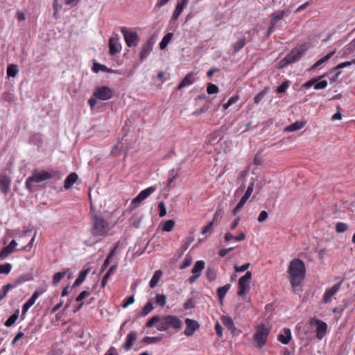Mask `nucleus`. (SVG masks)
<instances>
[{
    "mask_svg": "<svg viewBox=\"0 0 355 355\" xmlns=\"http://www.w3.org/2000/svg\"><path fill=\"white\" fill-rule=\"evenodd\" d=\"M288 272L290 282L295 289L305 277L306 268L304 262L299 259H293L289 264Z\"/></svg>",
    "mask_w": 355,
    "mask_h": 355,
    "instance_id": "obj_1",
    "label": "nucleus"
},
{
    "mask_svg": "<svg viewBox=\"0 0 355 355\" xmlns=\"http://www.w3.org/2000/svg\"><path fill=\"white\" fill-rule=\"evenodd\" d=\"M112 225L101 216L94 215L92 218L91 232L94 236H106Z\"/></svg>",
    "mask_w": 355,
    "mask_h": 355,
    "instance_id": "obj_2",
    "label": "nucleus"
},
{
    "mask_svg": "<svg viewBox=\"0 0 355 355\" xmlns=\"http://www.w3.org/2000/svg\"><path fill=\"white\" fill-rule=\"evenodd\" d=\"M308 49L306 44L293 49L282 60V67L298 61Z\"/></svg>",
    "mask_w": 355,
    "mask_h": 355,
    "instance_id": "obj_3",
    "label": "nucleus"
},
{
    "mask_svg": "<svg viewBox=\"0 0 355 355\" xmlns=\"http://www.w3.org/2000/svg\"><path fill=\"white\" fill-rule=\"evenodd\" d=\"M269 331V329L263 324L257 327L256 333L254 335V341L256 343V346L258 348H262L266 345Z\"/></svg>",
    "mask_w": 355,
    "mask_h": 355,
    "instance_id": "obj_4",
    "label": "nucleus"
},
{
    "mask_svg": "<svg viewBox=\"0 0 355 355\" xmlns=\"http://www.w3.org/2000/svg\"><path fill=\"white\" fill-rule=\"evenodd\" d=\"M171 328H178V318L175 316L168 315L161 318L157 326V330L160 331H168Z\"/></svg>",
    "mask_w": 355,
    "mask_h": 355,
    "instance_id": "obj_5",
    "label": "nucleus"
},
{
    "mask_svg": "<svg viewBox=\"0 0 355 355\" xmlns=\"http://www.w3.org/2000/svg\"><path fill=\"white\" fill-rule=\"evenodd\" d=\"M51 178V174L46 171L35 173L26 180V187L28 190L31 191L32 189L33 184L34 182L39 183L48 179H50Z\"/></svg>",
    "mask_w": 355,
    "mask_h": 355,
    "instance_id": "obj_6",
    "label": "nucleus"
},
{
    "mask_svg": "<svg viewBox=\"0 0 355 355\" xmlns=\"http://www.w3.org/2000/svg\"><path fill=\"white\" fill-rule=\"evenodd\" d=\"M121 31L128 46L135 47L137 45L139 42V36L135 31H131L125 27L121 28Z\"/></svg>",
    "mask_w": 355,
    "mask_h": 355,
    "instance_id": "obj_7",
    "label": "nucleus"
},
{
    "mask_svg": "<svg viewBox=\"0 0 355 355\" xmlns=\"http://www.w3.org/2000/svg\"><path fill=\"white\" fill-rule=\"evenodd\" d=\"M252 278V273L248 271L243 276L239 279V296L246 294L250 290V281Z\"/></svg>",
    "mask_w": 355,
    "mask_h": 355,
    "instance_id": "obj_8",
    "label": "nucleus"
},
{
    "mask_svg": "<svg viewBox=\"0 0 355 355\" xmlns=\"http://www.w3.org/2000/svg\"><path fill=\"white\" fill-rule=\"evenodd\" d=\"M113 94V90L109 87L101 86L94 89L93 96L99 100L107 101L112 98Z\"/></svg>",
    "mask_w": 355,
    "mask_h": 355,
    "instance_id": "obj_9",
    "label": "nucleus"
},
{
    "mask_svg": "<svg viewBox=\"0 0 355 355\" xmlns=\"http://www.w3.org/2000/svg\"><path fill=\"white\" fill-rule=\"evenodd\" d=\"M311 324L316 327L315 331L317 338L318 340H322L327 334V323L317 318H311Z\"/></svg>",
    "mask_w": 355,
    "mask_h": 355,
    "instance_id": "obj_10",
    "label": "nucleus"
},
{
    "mask_svg": "<svg viewBox=\"0 0 355 355\" xmlns=\"http://www.w3.org/2000/svg\"><path fill=\"white\" fill-rule=\"evenodd\" d=\"M155 43V40L153 37H150L145 44L141 46V51L139 53V58L141 61L144 60L150 55L153 51Z\"/></svg>",
    "mask_w": 355,
    "mask_h": 355,
    "instance_id": "obj_11",
    "label": "nucleus"
},
{
    "mask_svg": "<svg viewBox=\"0 0 355 355\" xmlns=\"http://www.w3.org/2000/svg\"><path fill=\"white\" fill-rule=\"evenodd\" d=\"M157 188L154 186L148 187L147 189L141 191L135 198L132 200V204H139L143 200L148 198L154 191H155Z\"/></svg>",
    "mask_w": 355,
    "mask_h": 355,
    "instance_id": "obj_12",
    "label": "nucleus"
},
{
    "mask_svg": "<svg viewBox=\"0 0 355 355\" xmlns=\"http://www.w3.org/2000/svg\"><path fill=\"white\" fill-rule=\"evenodd\" d=\"M205 268V262L203 261H198L196 262L192 269L193 275L189 278L190 283H193L200 276L202 270Z\"/></svg>",
    "mask_w": 355,
    "mask_h": 355,
    "instance_id": "obj_13",
    "label": "nucleus"
},
{
    "mask_svg": "<svg viewBox=\"0 0 355 355\" xmlns=\"http://www.w3.org/2000/svg\"><path fill=\"white\" fill-rule=\"evenodd\" d=\"M341 282L334 284L332 287L327 289L323 295L322 301L325 304H328L334 296L340 289Z\"/></svg>",
    "mask_w": 355,
    "mask_h": 355,
    "instance_id": "obj_14",
    "label": "nucleus"
},
{
    "mask_svg": "<svg viewBox=\"0 0 355 355\" xmlns=\"http://www.w3.org/2000/svg\"><path fill=\"white\" fill-rule=\"evenodd\" d=\"M11 184V178L5 173L0 175V190L4 194L7 195L10 191Z\"/></svg>",
    "mask_w": 355,
    "mask_h": 355,
    "instance_id": "obj_15",
    "label": "nucleus"
},
{
    "mask_svg": "<svg viewBox=\"0 0 355 355\" xmlns=\"http://www.w3.org/2000/svg\"><path fill=\"white\" fill-rule=\"evenodd\" d=\"M186 329L184 331V334L187 336H192L195 331L199 328V324L197 321L187 318L185 320Z\"/></svg>",
    "mask_w": 355,
    "mask_h": 355,
    "instance_id": "obj_16",
    "label": "nucleus"
},
{
    "mask_svg": "<svg viewBox=\"0 0 355 355\" xmlns=\"http://www.w3.org/2000/svg\"><path fill=\"white\" fill-rule=\"evenodd\" d=\"M121 49V44L119 41L118 35L113 36L109 40V51L111 55H114L120 52Z\"/></svg>",
    "mask_w": 355,
    "mask_h": 355,
    "instance_id": "obj_17",
    "label": "nucleus"
},
{
    "mask_svg": "<svg viewBox=\"0 0 355 355\" xmlns=\"http://www.w3.org/2000/svg\"><path fill=\"white\" fill-rule=\"evenodd\" d=\"M17 243L15 240H12L8 246L3 248L0 252L1 259H6L10 254H11L15 250Z\"/></svg>",
    "mask_w": 355,
    "mask_h": 355,
    "instance_id": "obj_18",
    "label": "nucleus"
},
{
    "mask_svg": "<svg viewBox=\"0 0 355 355\" xmlns=\"http://www.w3.org/2000/svg\"><path fill=\"white\" fill-rule=\"evenodd\" d=\"M292 338L291 331L290 329L285 328L278 336V340L284 345L289 343Z\"/></svg>",
    "mask_w": 355,
    "mask_h": 355,
    "instance_id": "obj_19",
    "label": "nucleus"
},
{
    "mask_svg": "<svg viewBox=\"0 0 355 355\" xmlns=\"http://www.w3.org/2000/svg\"><path fill=\"white\" fill-rule=\"evenodd\" d=\"M137 338V333L134 331H131L127 335L125 342L123 345V347L125 349V350L128 351L132 347Z\"/></svg>",
    "mask_w": 355,
    "mask_h": 355,
    "instance_id": "obj_20",
    "label": "nucleus"
},
{
    "mask_svg": "<svg viewBox=\"0 0 355 355\" xmlns=\"http://www.w3.org/2000/svg\"><path fill=\"white\" fill-rule=\"evenodd\" d=\"M78 180V175L76 173H70L64 180V189H70Z\"/></svg>",
    "mask_w": 355,
    "mask_h": 355,
    "instance_id": "obj_21",
    "label": "nucleus"
},
{
    "mask_svg": "<svg viewBox=\"0 0 355 355\" xmlns=\"http://www.w3.org/2000/svg\"><path fill=\"white\" fill-rule=\"evenodd\" d=\"M162 275L163 272L161 270H156L149 282V286L151 288H153L155 286H157Z\"/></svg>",
    "mask_w": 355,
    "mask_h": 355,
    "instance_id": "obj_22",
    "label": "nucleus"
},
{
    "mask_svg": "<svg viewBox=\"0 0 355 355\" xmlns=\"http://www.w3.org/2000/svg\"><path fill=\"white\" fill-rule=\"evenodd\" d=\"M33 279V277L30 275H23L17 277L12 283H10L11 286H13V288L17 287L18 285Z\"/></svg>",
    "mask_w": 355,
    "mask_h": 355,
    "instance_id": "obj_23",
    "label": "nucleus"
},
{
    "mask_svg": "<svg viewBox=\"0 0 355 355\" xmlns=\"http://www.w3.org/2000/svg\"><path fill=\"white\" fill-rule=\"evenodd\" d=\"M117 268V266L116 265L112 266L109 270L107 271L105 275L103 276L102 281H101V286L102 287H105L108 281L110 279L111 276L115 272Z\"/></svg>",
    "mask_w": 355,
    "mask_h": 355,
    "instance_id": "obj_24",
    "label": "nucleus"
},
{
    "mask_svg": "<svg viewBox=\"0 0 355 355\" xmlns=\"http://www.w3.org/2000/svg\"><path fill=\"white\" fill-rule=\"evenodd\" d=\"M335 53V51H331L330 53H329L328 54H327L325 56H324L323 58H322L321 59H320L319 60H318L311 68V70H313V69H315L316 68H318V67H320V65L323 64L324 63H325L327 61H328Z\"/></svg>",
    "mask_w": 355,
    "mask_h": 355,
    "instance_id": "obj_25",
    "label": "nucleus"
},
{
    "mask_svg": "<svg viewBox=\"0 0 355 355\" xmlns=\"http://www.w3.org/2000/svg\"><path fill=\"white\" fill-rule=\"evenodd\" d=\"M88 272H89L88 269L80 271L78 274L77 279L73 282V288H76V287L78 286L79 285H80L85 279L86 276L87 275Z\"/></svg>",
    "mask_w": 355,
    "mask_h": 355,
    "instance_id": "obj_26",
    "label": "nucleus"
},
{
    "mask_svg": "<svg viewBox=\"0 0 355 355\" xmlns=\"http://www.w3.org/2000/svg\"><path fill=\"white\" fill-rule=\"evenodd\" d=\"M231 285L230 284H227L222 287H219L217 289V295L220 302L223 300L225 296L227 291L230 290Z\"/></svg>",
    "mask_w": 355,
    "mask_h": 355,
    "instance_id": "obj_27",
    "label": "nucleus"
},
{
    "mask_svg": "<svg viewBox=\"0 0 355 355\" xmlns=\"http://www.w3.org/2000/svg\"><path fill=\"white\" fill-rule=\"evenodd\" d=\"M194 81V76L193 74H188L185 76V78L182 80V82L179 84V89L180 88L189 86L191 85Z\"/></svg>",
    "mask_w": 355,
    "mask_h": 355,
    "instance_id": "obj_28",
    "label": "nucleus"
},
{
    "mask_svg": "<svg viewBox=\"0 0 355 355\" xmlns=\"http://www.w3.org/2000/svg\"><path fill=\"white\" fill-rule=\"evenodd\" d=\"M304 123L302 121H296L294 123L285 128V131L294 132L296 130H299L304 127Z\"/></svg>",
    "mask_w": 355,
    "mask_h": 355,
    "instance_id": "obj_29",
    "label": "nucleus"
},
{
    "mask_svg": "<svg viewBox=\"0 0 355 355\" xmlns=\"http://www.w3.org/2000/svg\"><path fill=\"white\" fill-rule=\"evenodd\" d=\"M19 310H16L5 322V326L7 327H11L17 320L19 317Z\"/></svg>",
    "mask_w": 355,
    "mask_h": 355,
    "instance_id": "obj_30",
    "label": "nucleus"
},
{
    "mask_svg": "<svg viewBox=\"0 0 355 355\" xmlns=\"http://www.w3.org/2000/svg\"><path fill=\"white\" fill-rule=\"evenodd\" d=\"M155 303L157 305L164 307L166 303V296L164 294L157 293L155 295Z\"/></svg>",
    "mask_w": 355,
    "mask_h": 355,
    "instance_id": "obj_31",
    "label": "nucleus"
},
{
    "mask_svg": "<svg viewBox=\"0 0 355 355\" xmlns=\"http://www.w3.org/2000/svg\"><path fill=\"white\" fill-rule=\"evenodd\" d=\"M284 10L277 11L272 14L271 15V23L272 25H275L277 21L282 19L284 16Z\"/></svg>",
    "mask_w": 355,
    "mask_h": 355,
    "instance_id": "obj_32",
    "label": "nucleus"
},
{
    "mask_svg": "<svg viewBox=\"0 0 355 355\" xmlns=\"http://www.w3.org/2000/svg\"><path fill=\"white\" fill-rule=\"evenodd\" d=\"M154 307L153 305V303L151 301H149L146 303V304L144 306L142 309L140 316L145 317L150 312H151L153 310Z\"/></svg>",
    "mask_w": 355,
    "mask_h": 355,
    "instance_id": "obj_33",
    "label": "nucleus"
},
{
    "mask_svg": "<svg viewBox=\"0 0 355 355\" xmlns=\"http://www.w3.org/2000/svg\"><path fill=\"white\" fill-rule=\"evenodd\" d=\"M172 38L173 33H169L166 34L159 44L160 49H164L167 46L168 44L171 41Z\"/></svg>",
    "mask_w": 355,
    "mask_h": 355,
    "instance_id": "obj_34",
    "label": "nucleus"
},
{
    "mask_svg": "<svg viewBox=\"0 0 355 355\" xmlns=\"http://www.w3.org/2000/svg\"><path fill=\"white\" fill-rule=\"evenodd\" d=\"M175 222L173 220L165 221L162 225V230L164 232H171L175 227Z\"/></svg>",
    "mask_w": 355,
    "mask_h": 355,
    "instance_id": "obj_35",
    "label": "nucleus"
},
{
    "mask_svg": "<svg viewBox=\"0 0 355 355\" xmlns=\"http://www.w3.org/2000/svg\"><path fill=\"white\" fill-rule=\"evenodd\" d=\"M206 276L209 282L215 280L217 276L216 270L213 268L208 267L206 271Z\"/></svg>",
    "mask_w": 355,
    "mask_h": 355,
    "instance_id": "obj_36",
    "label": "nucleus"
},
{
    "mask_svg": "<svg viewBox=\"0 0 355 355\" xmlns=\"http://www.w3.org/2000/svg\"><path fill=\"white\" fill-rule=\"evenodd\" d=\"M18 73L17 66L15 64H10L7 67V75L8 77H15Z\"/></svg>",
    "mask_w": 355,
    "mask_h": 355,
    "instance_id": "obj_37",
    "label": "nucleus"
},
{
    "mask_svg": "<svg viewBox=\"0 0 355 355\" xmlns=\"http://www.w3.org/2000/svg\"><path fill=\"white\" fill-rule=\"evenodd\" d=\"M66 275L65 271L58 272L53 275L52 284L53 286H56L60 280Z\"/></svg>",
    "mask_w": 355,
    "mask_h": 355,
    "instance_id": "obj_38",
    "label": "nucleus"
},
{
    "mask_svg": "<svg viewBox=\"0 0 355 355\" xmlns=\"http://www.w3.org/2000/svg\"><path fill=\"white\" fill-rule=\"evenodd\" d=\"M12 269V265L9 263L0 265V274L8 275Z\"/></svg>",
    "mask_w": 355,
    "mask_h": 355,
    "instance_id": "obj_39",
    "label": "nucleus"
},
{
    "mask_svg": "<svg viewBox=\"0 0 355 355\" xmlns=\"http://www.w3.org/2000/svg\"><path fill=\"white\" fill-rule=\"evenodd\" d=\"M245 39L241 38L238 42H236L234 46V53H236L239 51L245 44Z\"/></svg>",
    "mask_w": 355,
    "mask_h": 355,
    "instance_id": "obj_40",
    "label": "nucleus"
},
{
    "mask_svg": "<svg viewBox=\"0 0 355 355\" xmlns=\"http://www.w3.org/2000/svg\"><path fill=\"white\" fill-rule=\"evenodd\" d=\"M13 288V286H11L10 284H6L4 285L1 290H0V301L3 300L6 294L8 293V291Z\"/></svg>",
    "mask_w": 355,
    "mask_h": 355,
    "instance_id": "obj_41",
    "label": "nucleus"
},
{
    "mask_svg": "<svg viewBox=\"0 0 355 355\" xmlns=\"http://www.w3.org/2000/svg\"><path fill=\"white\" fill-rule=\"evenodd\" d=\"M222 322L223 324L229 329H232L234 327V322L232 318L228 316H223Z\"/></svg>",
    "mask_w": 355,
    "mask_h": 355,
    "instance_id": "obj_42",
    "label": "nucleus"
},
{
    "mask_svg": "<svg viewBox=\"0 0 355 355\" xmlns=\"http://www.w3.org/2000/svg\"><path fill=\"white\" fill-rule=\"evenodd\" d=\"M354 50H355V39L344 48L343 53L345 55L349 54V53H352Z\"/></svg>",
    "mask_w": 355,
    "mask_h": 355,
    "instance_id": "obj_43",
    "label": "nucleus"
},
{
    "mask_svg": "<svg viewBox=\"0 0 355 355\" xmlns=\"http://www.w3.org/2000/svg\"><path fill=\"white\" fill-rule=\"evenodd\" d=\"M348 229V225L343 222H338L336 225V230L338 233L345 232Z\"/></svg>",
    "mask_w": 355,
    "mask_h": 355,
    "instance_id": "obj_44",
    "label": "nucleus"
},
{
    "mask_svg": "<svg viewBox=\"0 0 355 355\" xmlns=\"http://www.w3.org/2000/svg\"><path fill=\"white\" fill-rule=\"evenodd\" d=\"M35 304V302L30 298L24 304L21 309L22 315H25L28 309Z\"/></svg>",
    "mask_w": 355,
    "mask_h": 355,
    "instance_id": "obj_45",
    "label": "nucleus"
},
{
    "mask_svg": "<svg viewBox=\"0 0 355 355\" xmlns=\"http://www.w3.org/2000/svg\"><path fill=\"white\" fill-rule=\"evenodd\" d=\"M247 200V199H245L244 198L242 197L239 203L237 204V205L236 206V207L234 208V209L233 210L232 214L234 215H236L243 208Z\"/></svg>",
    "mask_w": 355,
    "mask_h": 355,
    "instance_id": "obj_46",
    "label": "nucleus"
},
{
    "mask_svg": "<svg viewBox=\"0 0 355 355\" xmlns=\"http://www.w3.org/2000/svg\"><path fill=\"white\" fill-rule=\"evenodd\" d=\"M160 320L161 318L159 316L155 315L147 322L146 327L150 328L154 326L155 324H159L160 322Z\"/></svg>",
    "mask_w": 355,
    "mask_h": 355,
    "instance_id": "obj_47",
    "label": "nucleus"
},
{
    "mask_svg": "<svg viewBox=\"0 0 355 355\" xmlns=\"http://www.w3.org/2000/svg\"><path fill=\"white\" fill-rule=\"evenodd\" d=\"M192 262V257L190 255H187L180 268L184 269L189 266Z\"/></svg>",
    "mask_w": 355,
    "mask_h": 355,
    "instance_id": "obj_48",
    "label": "nucleus"
},
{
    "mask_svg": "<svg viewBox=\"0 0 355 355\" xmlns=\"http://www.w3.org/2000/svg\"><path fill=\"white\" fill-rule=\"evenodd\" d=\"M158 209H159V216L160 217H164L166 215V208L163 202H159Z\"/></svg>",
    "mask_w": 355,
    "mask_h": 355,
    "instance_id": "obj_49",
    "label": "nucleus"
},
{
    "mask_svg": "<svg viewBox=\"0 0 355 355\" xmlns=\"http://www.w3.org/2000/svg\"><path fill=\"white\" fill-rule=\"evenodd\" d=\"M253 189H254V182H252L249 184V186L248 187L247 190H246L244 196H243V198H244L245 199L248 200L249 198L250 197V196L252 195Z\"/></svg>",
    "mask_w": 355,
    "mask_h": 355,
    "instance_id": "obj_50",
    "label": "nucleus"
},
{
    "mask_svg": "<svg viewBox=\"0 0 355 355\" xmlns=\"http://www.w3.org/2000/svg\"><path fill=\"white\" fill-rule=\"evenodd\" d=\"M91 293L87 291H82L76 298V302H81L88 296H89Z\"/></svg>",
    "mask_w": 355,
    "mask_h": 355,
    "instance_id": "obj_51",
    "label": "nucleus"
},
{
    "mask_svg": "<svg viewBox=\"0 0 355 355\" xmlns=\"http://www.w3.org/2000/svg\"><path fill=\"white\" fill-rule=\"evenodd\" d=\"M214 226V222L209 221L202 229L201 231V233L202 234H205L207 233H209L211 231Z\"/></svg>",
    "mask_w": 355,
    "mask_h": 355,
    "instance_id": "obj_52",
    "label": "nucleus"
},
{
    "mask_svg": "<svg viewBox=\"0 0 355 355\" xmlns=\"http://www.w3.org/2000/svg\"><path fill=\"white\" fill-rule=\"evenodd\" d=\"M327 81L324 80L319 83H315L314 85V89L316 90L322 89L327 87Z\"/></svg>",
    "mask_w": 355,
    "mask_h": 355,
    "instance_id": "obj_53",
    "label": "nucleus"
},
{
    "mask_svg": "<svg viewBox=\"0 0 355 355\" xmlns=\"http://www.w3.org/2000/svg\"><path fill=\"white\" fill-rule=\"evenodd\" d=\"M135 302V297L134 295L130 296L127 300H124L123 301L122 307L123 309L127 308L129 305L133 304Z\"/></svg>",
    "mask_w": 355,
    "mask_h": 355,
    "instance_id": "obj_54",
    "label": "nucleus"
},
{
    "mask_svg": "<svg viewBox=\"0 0 355 355\" xmlns=\"http://www.w3.org/2000/svg\"><path fill=\"white\" fill-rule=\"evenodd\" d=\"M289 84L288 81L282 83L277 88V92L280 94L284 92L288 87Z\"/></svg>",
    "mask_w": 355,
    "mask_h": 355,
    "instance_id": "obj_55",
    "label": "nucleus"
},
{
    "mask_svg": "<svg viewBox=\"0 0 355 355\" xmlns=\"http://www.w3.org/2000/svg\"><path fill=\"white\" fill-rule=\"evenodd\" d=\"M250 264L249 263H245L241 266H234V269L236 272H242L248 270Z\"/></svg>",
    "mask_w": 355,
    "mask_h": 355,
    "instance_id": "obj_56",
    "label": "nucleus"
},
{
    "mask_svg": "<svg viewBox=\"0 0 355 355\" xmlns=\"http://www.w3.org/2000/svg\"><path fill=\"white\" fill-rule=\"evenodd\" d=\"M354 63H355V60H353L352 62H344L340 63L336 67H334L333 70H337V69H343L344 67H349L352 64H354Z\"/></svg>",
    "mask_w": 355,
    "mask_h": 355,
    "instance_id": "obj_57",
    "label": "nucleus"
},
{
    "mask_svg": "<svg viewBox=\"0 0 355 355\" xmlns=\"http://www.w3.org/2000/svg\"><path fill=\"white\" fill-rule=\"evenodd\" d=\"M218 87L214 84H209L207 88V92L209 94H216L218 92Z\"/></svg>",
    "mask_w": 355,
    "mask_h": 355,
    "instance_id": "obj_58",
    "label": "nucleus"
},
{
    "mask_svg": "<svg viewBox=\"0 0 355 355\" xmlns=\"http://www.w3.org/2000/svg\"><path fill=\"white\" fill-rule=\"evenodd\" d=\"M157 340H159V338L157 337H145L143 339V342L147 344H151L155 343Z\"/></svg>",
    "mask_w": 355,
    "mask_h": 355,
    "instance_id": "obj_59",
    "label": "nucleus"
},
{
    "mask_svg": "<svg viewBox=\"0 0 355 355\" xmlns=\"http://www.w3.org/2000/svg\"><path fill=\"white\" fill-rule=\"evenodd\" d=\"M268 213L266 211H261L258 216L259 222H263L268 218Z\"/></svg>",
    "mask_w": 355,
    "mask_h": 355,
    "instance_id": "obj_60",
    "label": "nucleus"
},
{
    "mask_svg": "<svg viewBox=\"0 0 355 355\" xmlns=\"http://www.w3.org/2000/svg\"><path fill=\"white\" fill-rule=\"evenodd\" d=\"M169 0H157L155 6V9H159L162 6H165Z\"/></svg>",
    "mask_w": 355,
    "mask_h": 355,
    "instance_id": "obj_61",
    "label": "nucleus"
},
{
    "mask_svg": "<svg viewBox=\"0 0 355 355\" xmlns=\"http://www.w3.org/2000/svg\"><path fill=\"white\" fill-rule=\"evenodd\" d=\"M265 94L266 92L264 91H261V92H259L255 97H254V103H259L261 100L262 98H263V96H265Z\"/></svg>",
    "mask_w": 355,
    "mask_h": 355,
    "instance_id": "obj_62",
    "label": "nucleus"
},
{
    "mask_svg": "<svg viewBox=\"0 0 355 355\" xmlns=\"http://www.w3.org/2000/svg\"><path fill=\"white\" fill-rule=\"evenodd\" d=\"M215 330L216 331V334L217 335L219 336V337H222L223 336V328L222 327L220 326V323L219 322H217L215 325Z\"/></svg>",
    "mask_w": 355,
    "mask_h": 355,
    "instance_id": "obj_63",
    "label": "nucleus"
},
{
    "mask_svg": "<svg viewBox=\"0 0 355 355\" xmlns=\"http://www.w3.org/2000/svg\"><path fill=\"white\" fill-rule=\"evenodd\" d=\"M97 99L98 98H96L94 96L89 99L88 104L89 105L92 109H93L95 107L97 103Z\"/></svg>",
    "mask_w": 355,
    "mask_h": 355,
    "instance_id": "obj_64",
    "label": "nucleus"
}]
</instances>
